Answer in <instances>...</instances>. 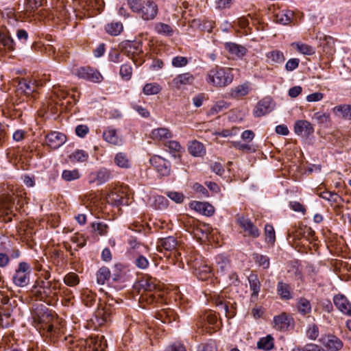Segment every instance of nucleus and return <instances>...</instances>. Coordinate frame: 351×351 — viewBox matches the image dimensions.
<instances>
[{
	"label": "nucleus",
	"mask_w": 351,
	"mask_h": 351,
	"mask_svg": "<svg viewBox=\"0 0 351 351\" xmlns=\"http://www.w3.org/2000/svg\"><path fill=\"white\" fill-rule=\"evenodd\" d=\"M192 267L194 268L195 276L201 280H206L211 275V268L207 265L195 261Z\"/></svg>",
	"instance_id": "24"
},
{
	"label": "nucleus",
	"mask_w": 351,
	"mask_h": 351,
	"mask_svg": "<svg viewBox=\"0 0 351 351\" xmlns=\"http://www.w3.org/2000/svg\"><path fill=\"white\" fill-rule=\"evenodd\" d=\"M38 88V83L36 80L23 78L19 82L16 91L18 94H24L25 96H31L35 99Z\"/></svg>",
	"instance_id": "8"
},
{
	"label": "nucleus",
	"mask_w": 351,
	"mask_h": 351,
	"mask_svg": "<svg viewBox=\"0 0 351 351\" xmlns=\"http://www.w3.org/2000/svg\"><path fill=\"white\" fill-rule=\"evenodd\" d=\"M80 175L77 169L64 170L62 173V178L64 180L70 182L80 178Z\"/></svg>",
	"instance_id": "57"
},
{
	"label": "nucleus",
	"mask_w": 351,
	"mask_h": 351,
	"mask_svg": "<svg viewBox=\"0 0 351 351\" xmlns=\"http://www.w3.org/2000/svg\"><path fill=\"white\" fill-rule=\"evenodd\" d=\"M252 256V260L258 266L261 267L265 269L269 267L270 263L268 256L258 253H253Z\"/></svg>",
	"instance_id": "42"
},
{
	"label": "nucleus",
	"mask_w": 351,
	"mask_h": 351,
	"mask_svg": "<svg viewBox=\"0 0 351 351\" xmlns=\"http://www.w3.org/2000/svg\"><path fill=\"white\" fill-rule=\"evenodd\" d=\"M265 234L266 241L267 243H274L276 240L275 231L271 225L267 224L265 227Z\"/></svg>",
	"instance_id": "61"
},
{
	"label": "nucleus",
	"mask_w": 351,
	"mask_h": 351,
	"mask_svg": "<svg viewBox=\"0 0 351 351\" xmlns=\"http://www.w3.org/2000/svg\"><path fill=\"white\" fill-rule=\"evenodd\" d=\"M30 274V265L26 262H21L12 276V282L16 287H25L29 282Z\"/></svg>",
	"instance_id": "7"
},
{
	"label": "nucleus",
	"mask_w": 351,
	"mask_h": 351,
	"mask_svg": "<svg viewBox=\"0 0 351 351\" xmlns=\"http://www.w3.org/2000/svg\"><path fill=\"white\" fill-rule=\"evenodd\" d=\"M320 343L330 351H339L343 347L342 341L333 335L322 336L319 339Z\"/></svg>",
	"instance_id": "16"
},
{
	"label": "nucleus",
	"mask_w": 351,
	"mask_h": 351,
	"mask_svg": "<svg viewBox=\"0 0 351 351\" xmlns=\"http://www.w3.org/2000/svg\"><path fill=\"white\" fill-rule=\"evenodd\" d=\"M111 276L108 267H102L96 273V280L98 285H104L108 282Z\"/></svg>",
	"instance_id": "38"
},
{
	"label": "nucleus",
	"mask_w": 351,
	"mask_h": 351,
	"mask_svg": "<svg viewBox=\"0 0 351 351\" xmlns=\"http://www.w3.org/2000/svg\"><path fill=\"white\" fill-rule=\"evenodd\" d=\"M216 263L218 271L224 273L230 267L229 260L223 255H219L216 257Z\"/></svg>",
	"instance_id": "50"
},
{
	"label": "nucleus",
	"mask_w": 351,
	"mask_h": 351,
	"mask_svg": "<svg viewBox=\"0 0 351 351\" xmlns=\"http://www.w3.org/2000/svg\"><path fill=\"white\" fill-rule=\"evenodd\" d=\"M15 46V42L9 30L6 27L0 28V50L13 51Z\"/></svg>",
	"instance_id": "15"
},
{
	"label": "nucleus",
	"mask_w": 351,
	"mask_h": 351,
	"mask_svg": "<svg viewBox=\"0 0 351 351\" xmlns=\"http://www.w3.org/2000/svg\"><path fill=\"white\" fill-rule=\"evenodd\" d=\"M293 16V12L291 10H287L285 13L278 14L276 15V21L282 25L289 24Z\"/></svg>",
	"instance_id": "56"
},
{
	"label": "nucleus",
	"mask_w": 351,
	"mask_h": 351,
	"mask_svg": "<svg viewBox=\"0 0 351 351\" xmlns=\"http://www.w3.org/2000/svg\"><path fill=\"white\" fill-rule=\"evenodd\" d=\"M333 113L341 118L351 120V105L341 104L332 108Z\"/></svg>",
	"instance_id": "37"
},
{
	"label": "nucleus",
	"mask_w": 351,
	"mask_h": 351,
	"mask_svg": "<svg viewBox=\"0 0 351 351\" xmlns=\"http://www.w3.org/2000/svg\"><path fill=\"white\" fill-rule=\"evenodd\" d=\"M213 302L216 306L223 313L227 318L230 319L235 315V302H231L229 300H225L223 296L219 295L215 297Z\"/></svg>",
	"instance_id": "10"
},
{
	"label": "nucleus",
	"mask_w": 351,
	"mask_h": 351,
	"mask_svg": "<svg viewBox=\"0 0 351 351\" xmlns=\"http://www.w3.org/2000/svg\"><path fill=\"white\" fill-rule=\"evenodd\" d=\"M158 285V280L150 276H145L139 282L140 287L144 290V291L152 292L157 289Z\"/></svg>",
	"instance_id": "36"
},
{
	"label": "nucleus",
	"mask_w": 351,
	"mask_h": 351,
	"mask_svg": "<svg viewBox=\"0 0 351 351\" xmlns=\"http://www.w3.org/2000/svg\"><path fill=\"white\" fill-rule=\"evenodd\" d=\"M274 347V338L271 335L260 339L257 342V348L264 350H269Z\"/></svg>",
	"instance_id": "45"
},
{
	"label": "nucleus",
	"mask_w": 351,
	"mask_h": 351,
	"mask_svg": "<svg viewBox=\"0 0 351 351\" xmlns=\"http://www.w3.org/2000/svg\"><path fill=\"white\" fill-rule=\"evenodd\" d=\"M75 74L80 77L93 83H100L103 80L101 73L90 67H81L76 70Z\"/></svg>",
	"instance_id": "12"
},
{
	"label": "nucleus",
	"mask_w": 351,
	"mask_h": 351,
	"mask_svg": "<svg viewBox=\"0 0 351 351\" xmlns=\"http://www.w3.org/2000/svg\"><path fill=\"white\" fill-rule=\"evenodd\" d=\"M64 282L69 287H75L80 282L78 275L74 272L67 274L64 278Z\"/></svg>",
	"instance_id": "54"
},
{
	"label": "nucleus",
	"mask_w": 351,
	"mask_h": 351,
	"mask_svg": "<svg viewBox=\"0 0 351 351\" xmlns=\"http://www.w3.org/2000/svg\"><path fill=\"white\" fill-rule=\"evenodd\" d=\"M250 288L252 291L251 299L256 300L261 291V282L256 274H252L248 277Z\"/></svg>",
	"instance_id": "32"
},
{
	"label": "nucleus",
	"mask_w": 351,
	"mask_h": 351,
	"mask_svg": "<svg viewBox=\"0 0 351 351\" xmlns=\"http://www.w3.org/2000/svg\"><path fill=\"white\" fill-rule=\"evenodd\" d=\"M225 49L233 56V58H242L247 51L245 47L234 43H226Z\"/></svg>",
	"instance_id": "31"
},
{
	"label": "nucleus",
	"mask_w": 351,
	"mask_h": 351,
	"mask_svg": "<svg viewBox=\"0 0 351 351\" xmlns=\"http://www.w3.org/2000/svg\"><path fill=\"white\" fill-rule=\"evenodd\" d=\"M204 320L205 323L202 325V327L206 328V332H212L211 329L215 330V326L217 322V317L215 313L212 312L207 313L204 317Z\"/></svg>",
	"instance_id": "39"
},
{
	"label": "nucleus",
	"mask_w": 351,
	"mask_h": 351,
	"mask_svg": "<svg viewBox=\"0 0 351 351\" xmlns=\"http://www.w3.org/2000/svg\"><path fill=\"white\" fill-rule=\"evenodd\" d=\"M311 304L308 300L305 298H299L297 302V309L301 315H306L311 313Z\"/></svg>",
	"instance_id": "41"
},
{
	"label": "nucleus",
	"mask_w": 351,
	"mask_h": 351,
	"mask_svg": "<svg viewBox=\"0 0 351 351\" xmlns=\"http://www.w3.org/2000/svg\"><path fill=\"white\" fill-rule=\"evenodd\" d=\"M94 231L97 232L100 235H106L108 230V226L104 222H94L91 224Z\"/></svg>",
	"instance_id": "60"
},
{
	"label": "nucleus",
	"mask_w": 351,
	"mask_h": 351,
	"mask_svg": "<svg viewBox=\"0 0 351 351\" xmlns=\"http://www.w3.org/2000/svg\"><path fill=\"white\" fill-rule=\"evenodd\" d=\"M172 137L171 132L169 129L160 128L154 129L151 133V138L154 141H165Z\"/></svg>",
	"instance_id": "34"
},
{
	"label": "nucleus",
	"mask_w": 351,
	"mask_h": 351,
	"mask_svg": "<svg viewBox=\"0 0 351 351\" xmlns=\"http://www.w3.org/2000/svg\"><path fill=\"white\" fill-rule=\"evenodd\" d=\"M277 294L283 300H289L293 298V291L290 285L279 281L276 287Z\"/></svg>",
	"instance_id": "27"
},
{
	"label": "nucleus",
	"mask_w": 351,
	"mask_h": 351,
	"mask_svg": "<svg viewBox=\"0 0 351 351\" xmlns=\"http://www.w3.org/2000/svg\"><path fill=\"white\" fill-rule=\"evenodd\" d=\"M291 319L285 313L276 315L274 317V328L279 330H285L290 326Z\"/></svg>",
	"instance_id": "29"
},
{
	"label": "nucleus",
	"mask_w": 351,
	"mask_h": 351,
	"mask_svg": "<svg viewBox=\"0 0 351 351\" xmlns=\"http://www.w3.org/2000/svg\"><path fill=\"white\" fill-rule=\"evenodd\" d=\"M233 78L232 69L216 66L208 72L206 81L213 86L221 88L230 84Z\"/></svg>",
	"instance_id": "6"
},
{
	"label": "nucleus",
	"mask_w": 351,
	"mask_h": 351,
	"mask_svg": "<svg viewBox=\"0 0 351 351\" xmlns=\"http://www.w3.org/2000/svg\"><path fill=\"white\" fill-rule=\"evenodd\" d=\"M155 30L158 34L166 36H171L173 34V28L163 23H158L155 25Z\"/></svg>",
	"instance_id": "47"
},
{
	"label": "nucleus",
	"mask_w": 351,
	"mask_h": 351,
	"mask_svg": "<svg viewBox=\"0 0 351 351\" xmlns=\"http://www.w3.org/2000/svg\"><path fill=\"white\" fill-rule=\"evenodd\" d=\"M335 306L342 313L351 317V302L343 295L338 294L333 298Z\"/></svg>",
	"instance_id": "21"
},
{
	"label": "nucleus",
	"mask_w": 351,
	"mask_h": 351,
	"mask_svg": "<svg viewBox=\"0 0 351 351\" xmlns=\"http://www.w3.org/2000/svg\"><path fill=\"white\" fill-rule=\"evenodd\" d=\"M128 243L130 245L129 252L132 255L136 254L137 252H142V250L145 249L143 245L133 238L129 240Z\"/></svg>",
	"instance_id": "59"
},
{
	"label": "nucleus",
	"mask_w": 351,
	"mask_h": 351,
	"mask_svg": "<svg viewBox=\"0 0 351 351\" xmlns=\"http://www.w3.org/2000/svg\"><path fill=\"white\" fill-rule=\"evenodd\" d=\"M112 304L109 303V305L100 304L97 311L95 314V320L98 326L104 325L107 322L110 320V315H112Z\"/></svg>",
	"instance_id": "19"
},
{
	"label": "nucleus",
	"mask_w": 351,
	"mask_h": 351,
	"mask_svg": "<svg viewBox=\"0 0 351 351\" xmlns=\"http://www.w3.org/2000/svg\"><path fill=\"white\" fill-rule=\"evenodd\" d=\"M274 108V104L269 97H266L260 100L253 110L254 117H263L271 112Z\"/></svg>",
	"instance_id": "11"
},
{
	"label": "nucleus",
	"mask_w": 351,
	"mask_h": 351,
	"mask_svg": "<svg viewBox=\"0 0 351 351\" xmlns=\"http://www.w3.org/2000/svg\"><path fill=\"white\" fill-rule=\"evenodd\" d=\"M0 219L4 222H9L12 220L9 215L13 212L14 208L20 209L25 203V199L13 186H8L0 196Z\"/></svg>",
	"instance_id": "2"
},
{
	"label": "nucleus",
	"mask_w": 351,
	"mask_h": 351,
	"mask_svg": "<svg viewBox=\"0 0 351 351\" xmlns=\"http://www.w3.org/2000/svg\"><path fill=\"white\" fill-rule=\"evenodd\" d=\"M61 283L58 280L52 281L37 280L32 287V294L37 300L53 305L58 300Z\"/></svg>",
	"instance_id": "3"
},
{
	"label": "nucleus",
	"mask_w": 351,
	"mask_h": 351,
	"mask_svg": "<svg viewBox=\"0 0 351 351\" xmlns=\"http://www.w3.org/2000/svg\"><path fill=\"white\" fill-rule=\"evenodd\" d=\"M292 351H326L320 346L316 344L310 343L306 345L304 347H298L293 349Z\"/></svg>",
	"instance_id": "64"
},
{
	"label": "nucleus",
	"mask_w": 351,
	"mask_h": 351,
	"mask_svg": "<svg viewBox=\"0 0 351 351\" xmlns=\"http://www.w3.org/2000/svg\"><path fill=\"white\" fill-rule=\"evenodd\" d=\"M229 107L227 102L223 100L218 101L215 104L208 110V115H215L224 110H226Z\"/></svg>",
	"instance_id": "51"
},
{
	"label": "nucleus",
	"mask_w": 351,
	"mask_h": 351,
	"mask_svg": "<svg viewBox=\"0 0 351 351\" xmlns=\"http://www.w3.org/2000/svg\"><path fill=\"white\" fill-rule=\"evenodd\" d=\"M103 138L107 143L114 146H119L122 144V138L118 135L117 130L110 127L104 131Z\"/></svg>",
	"instance_id": "26"
},
{
	"label": "nucleus",
	"mask_w": 351,
	"mask_h": 351,
	"mask_svg": "<svg viewBox=\"0 0 351 351\" xmlns=\"http://www.w3.org/2000/svg\"><path fill=\"white\" fill-rule=\"evenodd\" d=\"M114 163L119 167L128 169L131 167V161L126 154L123 152L117 153L114 159Z\"/></svg>",
	"instance_id": "40"
},
{
	"label": "nucleus",
	"mask_w": 351,
	"mask_h": 351,
	"mask_svg": "<svg viewBox=\"0 0 351 351\" xmlns=\"http://www.w3.org/2000/svg\"><path fill=\"white\" fill-rule=\"evenodd\" d=\"M293 46H295L296 49L304 55L311 56L315 53V49L305 43H293Z\"/></svg>",
	"instance_id": "49"
},
{
	"label": "nucleus",
	"mask_w": 351,
	"mask_h": 351,
	"mask_svg": "<svg viewBox=\"0 0 351 351\" xmlns=\"http://www.w3.org/2000/svg\"><path fill=\"white\" fill-rule=\"evenodd\" d=\"M249 86L247 84H243L235 87L232 90V95L235 97H243L248 94Z\"/></svg>",
	"instance_id": "58"
},
{
	"label": "nucleus",
	"mask_w": 351,
	"mask_h": 351,
	"mask_svg": "<svg viewBox=\"0 0 351 351\" xmlns=\"http://www.w3.org/2000/svg\"><path fill=\"white\" fill-rule=\"evenodd\" d=\"M237 223L249 236L252 237L253 238H257L259 237V230L249 219L243 216H239L237 218Z\"/></svg>",
	"instance_id": "20"
},
{
	"label": "nucleus",
	"mask_w": 351,
	"mask_h": 351,
	"mask_svg": "<svg viewBox=\"0 0 351 351\" xmlns=\"http://www.w3.org/2000/svg\"><path fill=\"white\" fill-rule=\"evenodd\" d=\"M162 90L161 86L158 83H147L143 88V93L145 95H156Z\"/></svg>",
	"instance_id": "46"
},
{
	"label": "nucleus",
	"mask_w": 351,
	"mask_h": 351,
	"mask_svg": "<svg viewBox=\"0 0 351 351\" xmlns=\"http://www.w3.org/2000/svg\"><path fill=\"white\" fill-rule=\"evenodd\" d=\"M34 326L39 331L40 335L51 343H56L63 334V330L49 312L43 311H39L36 309L33 315Z\"/></svg>",
	"instance_id": "1"
},
{
	"label": "nucleus",
	"mask_w": 351,
	"mask_h": 351,
	"mask_svg": "<svg viewBox=\"0 0 351 351\" xmlns=\"http://www.w3.org/2000/svg\"><path fill=\"white\" fill-rule=\"evenodd\" d=\"M149 162L161 176H168L170 174V162L165 158L154 156L150 158Z\"/></svg>",
	"instance_id": "13"
},
{
	"label": "nucleus",
	"mask_w": 351,
	"mask_h": 351,
	"mask_svg": "<svg viewBox=\"0 0 351 351\" xmlns=\"http://www.w3.org/2000/svg\"><path fill=\"white\" fill-rule=\"evenodd\" d=\"M66 141V136L58 132H51L46 136L45 143L51 149H56Z\"/></svg>",
	"instance_id": "18"
},
{
	"label": "nucleus",
	"mask_w": 351,
	"mask_h": 351,
	"mask_svg": "<svg viewBox=\"0 0 351 351\" xmlns=\"http://www.w3.org/2000/svg\"><path fill=\"white\" fill-rule=\"evenodd\" d=\"M334 43V39L331 36H324L323 38H320V45L323 47L324 51L326 53H332Z\"/></svg>",
	"instance_id": "52"
},
{
	"label": "nucleus",
	"mask_w": 351,
	"mask_h": 351,
	"mask_svg": "<svg viewBox=\"0 0 351 351\" xmlns=\"http://www.w3.org/2000/svg\"><path fill=\"white\" fill-rule=\"evenodd\" d=\"M141 252H137L136 254L132 255L134 263L136 267L141 269H146L149 265L147 258L143 255L141 254Z\"/></svg>",
	"instance_id": "44"
},
{
	"label": "nucleus",
	"mask_w": 351,
	"mask_h": 351,
	"mask_svg": "<svg viewBox=\"0 0 351 351\" xmlns=\"http://www.w3.org/2000/svg\"><path fill=\"white\" fill-rule=\"evenodd\" d=\"M195 77L189 72L180 73L173 78L169 83V86L173 90H180L184 88L186 86L192 85L194 82Z\"/></svg>",
	"instance_id": "9"
},
{
	"label": "nucleus",
	"mask_w": 351,
	"mask_h": 351,
	"mask_svg": "<svg viewBox=\"0 0 351 351\" xmlns=\"http://www.w3.org/2000/svg\"><path fill=\"white\" fill-rule=\"evenodd\" d=\"M313 119L319 124H324L329 121L330 115L328 113L318 112L313 114Z\"/></svg>",
	"instance_id": "63"
},
{
	"label": "nucleus",
	"mask_w": 351,
	"mask_h": 351,
	"mask_svg": "<svg viewBox=\"0 0 351 351\" xmlns=\"http://www.w3.org/2000/svg\"><path fill=\"white\" fill-rule=\"evenodd\" d=\"M122 49L125 53L133 60L134 62V56H138L143 53L142 43L139 41L126 40L121 45Z\"/></svg>",
	"instance_id": "14"
},
{
	"label": "nucleus",
	"mask_w": 351,
	"mask_h": 351,
	"mask_svg": "<svg viewBox=\"0 0 351 351\" xmlns=\"http://www.w3.org/2000/svg\"><path fill=\"white\" fill-rule=\"evenodd\" d=\"M188 150L189 152L195 157H202L206 154V148L204 144L197 141L190 142Z\"/></svg>",
	"instance_id": "33"
},
{
	"label": "nucleus",
	"mask_w": 351,
	"mask_h": 351,
	"mask_svg": "<svg viewBox=\"0 0 351 351\" xmlns=\"http://www.w3.org/2000/svg\"><path fill=\"white\" fill-rule=\"evenodd\" d=\"M178 241L175 237H167L160 239L157 242L156 247L158 252H162L163 250L166 251H173L176 249Z\"/></svg>",
	"instance_id": "25"
},
{
	"label": "nucleus",
	"mask_w": 351,
	"mask_h": 351,
	"mask_svg": "<svg viewBox=\"0 0 351 351\" xmlns=\"http://www.w3.org/2000/svg\"><path fill=\"white\" fill-rule=\"evenodd\" d=\"M112 178L110 171L106 168H101L99 170L93 172L89 175V182H97V184H102L108 182Z\"/></svg>",
	"instance_id": "22"
},
{
	"label": "nucleus",
	"mask_w": 351,
	"mask_h": 351,
	"mask_svg": "<svg viewBox=\"0 0 351 351\" xmlns=\"http://www.w3.org/2000/svg\"><path fill=\"white\" fill-rule=\"evenodd\" d=\"M106 200L109 204L119 206L128 204L126 194L121 189H114L107 196Z\"/></svg>",
	"instance_id": "17"
},
{
	"label": "nucleus",
	"mask_w": 351,
	"mask_h": 351,
	"mask_svg": "<svg viewBox=\"0 0 351 351\" xmlns=\"http://www.w3.org/2000/svg\"><path fill=\"white\" fill-rule=\"evenodd\" d=\"M46 3V0H25L24 17H29L36 9L42 7Z\"/></svg>",
	"instance_id": "35"
},
{
	"label": "nucleus",
	"mask_w": 351,
	"mask_h": 351,
	"mask_svg": "<svg viewBox=\"0 0 351 351\" xmlns=\"http://www.w3.org/2000/svg\"><path fill=\"white\" fill-rule=\"evenodd\" d=\"M132 11L143 21L154 20L158 12V8L154 0H127Z\"/></svg>",
	"instance_id": "5"
},
{
	"label": "nucleus",
	"mask_w": 351,
	"mask_h": 351,
	"mask_svg": "<svg viewBox=\"0 0 351 351\" xmlns=\"http://www.w3.org/2000/svg\"><path fill=\"white\" fill-rule=\"evenodd\" d=\"M119 74L123 80H130L132 75V66L129 64H124L121 65L119 71Z\"/></svg>",
	"instance_id": "55"
},
{
	"label": "nucleus",
	"mask_w": 351,
	"mask_h": 351,
	"mask_svg": "<svg viewBox=\"0 0 351 351\" xmlns=\"http://www.w3.org/2000/svg\"><path fill=\"white\" fill-rule=\"evenodd\" d=\"M64 339L68 351H104L106 348V341L101 338L83 339L69 335Z\"/></svg>",
	"instance_id": "4"
},
{
	"label": "nucleus",
	"mask_w": 351,
	"mask_h": 351,
	"mask_svg": "<svg viewBox=\"0 0 351 351\" xmlns=\"http://www.w3.org/2000/svg\"><path fill=\"white\" fill-rule=\"evenodd\" d=\"M266 62L270 65L282 64L285 61V56L279 50H272L265 54Z\"/></svg>",
	"instance_id": "30"
},
{
	"label": "nucleus",
	"mask_w": 351,
	"mask_h": 351,
	"mask_svg": "<svg viewBox=\"0 0 351 351\" xmlns=\"http://www.w3.org/2000/svg\"><path fill=\"white\" fill-rule=\"evenodd\" d=\"M88 154L84 150L77 149L69 156V158L73 162H84L88 158Z\"/></svg>",
	"instance_id": "48"
},
{
	"label": "nucleus",
	"mask_w": 351,
	"mask_h": 351,
	"mask_svg": "<svg viewBox=\"0 0 351 351\" xmlns=\"http://www.w3.org/2000/svg\"><path fill=\"white\" fill-rule=\"evenodd\" d=\"M294 131L298 135L307 137L313 133L314 129L310 122L306 120H300L295 122Z\"/></svg>",
	"instance_id": "23"
},
{
	"label": "nucleus",
	"mask_w": 351,
	"mask_h": 351,
	"mask_svg": "<svg viewBox=\"0 0 351 351\" xmlns=\"http://www.w3.org/2000/svg\"><path fill=\"white\" fill-rule=\"evenodd\" d=\"M297 233L299 235H302L307 239H312L315 234L314 230H313L311 228L307 226L300 227L297 230Z\"/></svg>",
	"instance_id": "62"
},
{
	"label": "nucleus",
	"mask_w": 351,
	"mask_h": 351,
	"mask_svg": "<svg viewBox=\"0 0 351 351\" xmlns=\"http://www.w3.org/2000/svg\"><path fill=\"white\" fill-rule=\"evenodd\" d=\"M191 206L195 210L206 216H212L215 213L214 207L208 202H193Z\"/></svg>",
	"instance_id": "28"
},
{
	"label": "nucleus",
	"mask_w": 351,
	"mask_h": 351,
	"mask_svg": "<svg viewBox=\"0 0 351 351\" xmlns=\"http://www.w3.org/2000/svg\"><path fill=\"white\" fill-rule=\"evenodd\" d=\"M82 300L86 306H91L95 302L96 295L90 290L86 289L82 292Z\"/></svg>",
	"instance_id": "43"
},
{
	"label": "nucleus",
	"mask_w": 351,
	"mask_h": 351,
	"mask_svg": "<svg viewBox=\"0 0 351 351\" xmlns=\"http://www.w3.org/2000/svg\"><path fill=\"white\" fill-rule=\"evenodd\" d=\"M106 32L112 36L119 35L123 30L122 23L120 22L111 23L106 26Z\"/></svg>",
	"instance_id": "53"
}]
</instances>
